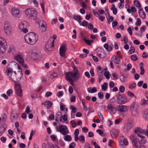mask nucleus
Masks as SVG:
<instances>
[{
    "mask_svg": "<svg viewBox=\"0 0 148 148\" xmlns=\"http://www.w3.org/2000/svg\"><path fill=\"white\" fill-rule=\"evenodd\" d=\"M116 101L119 104H124L127 102V98L124 95H120L116 98Z\"/></svg>",
    "mask_w": 148,
    "mask_h": 148,
    "instance_id": "8",
    "label": "nucleus"
},
{
    "mask_svg": "<svg viewBox=\"0 0 148 148\" xmlns=\"http://www.w3.org/2000/svg\"><path fill=\"white\" fill-rule=\"evenodd\" d=\"M119 143L120 145H123V144L125 145H128V141L126 138L123 136H121L119 139Z\"/></svg>",
    "mask_w": 148,
    "mask_h": 148,
    "instance_id": "13",
    "label": "nucleus"
},
{
    "mask_svg": "<svg viewBox=\"0 0 148 148\" xmlns=\"http://www.w3.org/2000/svg\"><path fill=\"white\" fill-rule=\"evenodd\" d=\"M72 110V112L73 113H75L77 112V110L75 107H74L72 105L71 107Z\"/></svg>",
    "mask_w": 148,
    "mask_h": 148,
    "instance_id": "56",
    "label": "nucleus"
},
{
    "mask_svg": "<svg viewBox=\"0 0 148 148\" xmlns=\"http://www.w3.org/2000/svg\"><path fill=\"white\" fill-rule=\"evenodd\" d=\"M64 140L65 141H69L71 140V138L69 135H67L64 136Z\"/></svg>",
    "mask_w": 148,
    "mask_h": 148,
    "instance_id": "38",
    "label": "nucleus"
},
{
    "mask_svg": "<svg viewBox=\"0 0 148 148\" xmlns=\"http://www.w3.org/2000/svg\"><path fill=\"white\" fill-rule=\"evenodd\" d=\"M37 13L36 11L34 12L33 14H32L30 16V17L32 19L34 20L36 22H39V21L38 20V18H37Z\"/></svg>",
    "mask_w": 148,
    "mask_h": 148,
    "instance_id": "21",
    "label": "nucleus"
},
{
    "mask_svg": "<svg viewBox=\"0 0 148 148\" xmlns=\"http://www.w3.org/2000/svg\"><path fill=\"white\" fill-rule=\"evenodd\" d=\"M135 48L132 46H131L130 47V49L128 51V53L130 54H132L134 53L135 51Z\"/></svg>",
    "mask_w": 148,
    "mask_h": 148,
    "instance_id": "39",
    "label": "nucleus"
},
{
    "mask_svg": "<svg viewBox=\"0 0 148 148\" xmlns=\"http://www.w3.org/2000/svg\"><path fill=\"white\" fill-rule=\"evenodd\" d=\"M108 86V84L106 82H105L103 84L101 85L102 89L103 90V91H106L107 88Z\"/></svg>",
    "mask_w": 148,
    "mask_h": 148,
    "instance_id": "34",
    "label": "nucleus"
},
{
    "mask_svg": "<svg viewBox=\"0 0 148 148\" xmlns=\"http://www.w3.org/2000/svg\"><path fill=\"white\" fill-rule=\"evenodd\" d=\"M6 73L10 78L14 82L19 81L22 77L21 75L17 74L15 72H13L12 70L10 68L7 69Z\"/></svg>",
    "mask_w": 148,
    "mask_h": 148,
    "instance_id": "3",
    "label": "nucleus"
},
{
    "mask_svg": "<svg viewBox=\"0 0 148 148\" xmlns=\"http://www.w3.org/2000/svg\"><path fill=\"white\" fill-rule=\"evenodd\" d=\"M25 40L26 43L31 45L35 44L38 39V35L34 32L26 34L25 36Z\"/></svg>",
    "mask_w": 148,
    "mask_h": 148,
    "instance_id": "1",
    "label": "nucleus"
},
{
    "mask_svg": "<svg viewBox=\"0 0 148 148\" xmlns=\"http://www.w3.org/2000/svg\"><path fill=\"white\" fill-rule=\"evenodd\" d=\"M131 59L134 61L137 60L138 58L136 55L135 54L132 55L131 56Z\"/></svg>",
    "mask_w": 148,
    "mask_h": 148,
    "instance_id": "44",
    "label": "nucleus"
},
{
    "mask_svg": "<svg viewBox=\"0 0 148 148\" xmlns=\"http://www.w3.org/2000/svg\"><path fill=\"white\" fill-rule=\"evenodd\" d=\"M137 135L140 138V139L138 140V143L137 141L136 147L137 148H145L146 147L144 144H145L147 142L145 137L140 134Z\"/></svg>",
    "mask_w": 148,
    "mask_h": 148,
    "instance_id": "4",
    "label": "nucleus"
},
{
    "mask_svg": "<svg viewBox=\"0 0 148 148\" xmlns=\"http://www.w3.org/2000/svg\"><path fill=\"white\" fill-rule=\"evenodd\" d=\"M18 117V112L16 110H13L11 113L10 117L11 121L12 122H15L17 120Z\"/></svg>",
    "mask_w": 148,
    "mask_h": 148,
    "instance_id": "9",
    "label": "nucleus"
},
{
    "mask_svg": "<svg viewBox=\"0 0 148 148\" xmlns=\"http://www.w3.org/2000/svg\"><path fill=\"white\" fill-rule=\"evenodd\" d=\"M83 40L88 45H90V44L93 42L94 41L93 40H88L84 38Z\"/></svg>",
    "mask_w": 148,
    "mask_h": 148,
    "instance_id": "35",
    "label": "nucleus"
},
{
    "mask_svg": "<svg viewBox=\"0 0 148 148\" xmlns=\"http://www.w3.org/2000/svg\"><path fill=\"white\" fill-rule=\"evenodd\" d=\"M98 95L99 98L100 99H102L103 98V92H99L98 93Z\"/></svg>",
    "mask_w": 148,
    "mask_h": 148,
    "instance_id": "51",
    "label": "nucleus"
},
{
    "mask_svg": "<svg viewBox=\"0 0 148 148\" xmlns=\"http://www.w3.org/2000/svg\"><path fill=\"white\" fill-rule=\"evenodd\" d=\"M14 87L17 95L19 96H21L22 95V90L20 85L19 84H15Z\"/></svg>",
    "mask_w": 148,
    "mask_h": 148,
    "instance_id": "14",
    "label": "nucleus"
},
{
    "mask_svg": "<svg viewBox=\"0 0 148 148\" xmlns=\"http://www.w3.org/2000/svg\"><path fill=\"white\" fill-rule=\"evenodd\" d=\"M134 132L135 134H140L143 132V130L140 128H136L134 130Z\"/></svg>",
    "mask_w": 148,
    "mask_h": 148,
    "instance_id": "28",
    "label": "nucleus"
},
{
    "mask_svg": "<svg viewBox=\"0 0 148 148\" xmlns=\"http://www.w3.org/2000/svg\"><path fill=\"white\" fill-rule=\"evenodd\" d=\"M63 95V92L62 91H59L56 94L57 96L59 97H62Z\"/></svg>",
    "mask_w": 148,
    "mask_h": 148,
    "instance_id": "57",
    "label": "nucleus"
},
{
    "mask_svg": "<svg viewBox=\"0 0 148 148\" xmlns=\"http://www.w3.org/2000/svg\"><path fill=\"white\" fill-rule=\"evenodd\" d=\"M42 105H44L45 107L49 109L52 105L53 103L47 100L45 102L42 103Z\"/></svg>",
    "mask_w": 148,
    "mask_h": 148,
    "instance_id": "17",
    "label": "nucleus"
},
{
    "mask_svg": "<svg viewBox=\"0 0 148 148\" xmlns=\"http://www.w3.org/2000/svg\"><path fill=\"white\" fill-rule=\"evenodd\" d=\"M56 76H57V74L55 73H54L51 75L50 78L51 79H53L54 78L56 77Z\"/></svg>",
    "mask_w": 148,
    "mask_h": 148,
    "instance_id": "53",
    "label": "nucleus"
},
{
    "mask_svg": "<svg viewBox=\"0 0 148 148\" xmlns=\"http://www.w3.org/2000/svg\"><path fill=\"white\" fill-rule=\"evenodd\" d=\"M140 16L142 19L144 18L146 16V14L144 11H142V13H139Z\"/></svg>",
    "mask_w": 148,
    "mask_h": 148,
    "instance_id": "41",
    "label": "nucleus"
},
{
    "mask_svg": "<svg viewBox=\"0 0 148 148\" xmlns=\"http://www.w3.org/2000/svg\"><path fill=\"white\" fill-rule=\"evenodd\" d=\"M87 90L88 92L91 93L95 92L97 91V89L95 87H94L93 88H92L91 87H89L87 89Z\"/></svg>",
    "mask_w": 148,
    "mask_h": 148,
    "instance_id": "27",
    "label": "nucleus"
},
{
    "mask_svg": "<svg viewBox=\"0 0 148 148\" xmlns=\"http://www.w3.org/2000/svg\"><path fill=\"white\" fill-rule=\"evenodd\" d=\"M118 133V130L115 129H112L110 132V134L112 136L113 135H116Z\"/></svg>",
    "mask_w": 148,
    "mask_h": 148,
    "instance_id": "29",
    "label": "nucleus"
},
{
    "mask_svg": "<svg viewBox=\"0 0 148 148\" xmlns=\"http://www.w3.org/2000/svg\"><path fill=\"white\" fill-rule=\"evenodd\" d=\"M117 110L118 111L121 112H124L127 111L128 107L127 106L119 105L116 106Z\"/></svg>",
    "mask_w": 148,
    "mask_h": 148,
    "instance_id": "12",
    "label": "nucleus"
},
{
    "mask_svg": "<svg viewBox=\"0 0 148 148\" xmlns=\"http://www.w3.org/2000/svg\"><path fill=\"white\" fill-rule=\"evenodd\" d=\"M50 147V144L47 145L46 143H44L42 144V148H49Z\"/></svg>",
    "mask_w": 148,
    "mask_h": 148,
    "instance_id": "45",
    "label": "nucleus"
},
{
    "mask_svg": "<svg viewBox=\"0 0 148 148\" xmlns=\"http://www.w3.org/2000/svg\"><path fill=\"white\" fill-rule=\"evenodd\" d=\"M12 11L14 16H16L19 14V11L18 10L15 8H13L12 9Z\"/></svg>",
    "mask_w": 148,
    "mask_h": 148,
    "instance_id": "22",
    "label": "nucleus"
},
{
    "mask_svg": "<svg viewBox=\"0 0 148 148\" xmlns=\"http://www.w3.org/2000/svg\"><path fill=\"white\" fill-rule=\"evenodd\" d=\"M41 22L42 23V24L41 25V27H44V29H43V31H45L46 30V22H45L44 21H41Z\"/></svg>",
    "mask_w": 148,
    "mask_h": 148,
    "instance_id": "33",
    "label": "nucleus"
},
{
    "mask_svg": "<svg viewBox=\"0 0 148 148\" xmlns=\"http://www.w3.org/2000/svg\"><path fill=\"white\" fill-rule=\"evenodd\" d=\"M15 60L17 61L21 66L25 68H27V66L25 65L23 57L21 54L17 55L14 57Z\"/></svg>",
    "mask_w": 148,
    "mask_h": 148,
    "instance_id": "7",
    "label": "nucleus"
},
{
    "mask_svg": "<svg viewBox=\"0 0 148 148\" xmlns=\"http://www.w3.org/2000/svg\"><path fill=\"white\" fill-rule=\"evenodd\" d=\"M142 57L143 58H146L148 57V54L144 52L142 54Z\"/></svg>",
    "mask_w": 148,
    "mask_h": 148,
    "instance_id": "58",
    "label": "nucleus"
},
{
    "mask_svg": "<svg viewBox=\"0 0 148 148\" xmlns=\"http://www.w3.org/2000/svg\"><path fill=\"white\" fill-rule=\"evenodd\" d=\"M10 52L13 53L15 51V48L13 46H11L9 48Z\"/></svg>",
    "mask_w": 148,
    "mask_h": 148,
    "instance_id": "48",
    "label": "nucleus"
},
{
    "mask_svg": "<svg viewBox=\"0 0 148 148\" xmlns=\"http://www.w3.org/2000/svg\"><path fill=\"white\" fill-rule=\"evenodd\" d=\"M133 123L130 122H129L127 124L124 126L123 128V131L124 132H127L130 131V129L133 127Z\"/></svg>",
    "mask_w": 148,
    "mask_h": 148,
    "instance_id": "15",
    "label": "nucleus"
},
{
    "mask_svg": "<svg viewBox=\"0 0 148 148\" xmlns=\"http://www.w3.org/2000/svg\"><path fill=\"white\" fill-rule=\"evenodd\" d=\"M60 115V112H58L56 114L55 120L56 121H57L58 123H59V119L61 116Z\"/></svg>",
    "mask_w": 148,
    "mask_h": 148,
    "instance_id": "32",
    "label": "nucleus"
},
{
    "mask_svg": "<svg viewBox=\"0 0 148 148\" xmlns=\"http://www.w3.org/2000/svg\"><path fill=\"white\" fill-rule=\"evenodd\" d=\"M127 94L130 97H134L135 98H136V97L134 95V94L130 91H128L127 92Z\"/></svg>",
    "mask_w": 148,
    "mask_h": 148,
    "instance_id": "43",
    "label": "nucleus"
},
{
    "mask_svg": "<svg viewBox=\"0 0 148 148\" xmlns=\"http://www.w3.org/2000/svg\"><path fill=\"white\" fill-rule=\"evenodd\" d=\"M88 24V23L87 21H84L82 22L81 25L82 26H86Z\"/></svg>",
    "mask_w": 148,
    "mask_h": 148,
    "instance_id": "60",
    "label": "nucleus"
},
{
    "mask_svg": "<svg viewBox=\"0 0 148 148\" xmlns=\"http://www.w3.org/2000/svg\"><path fill=\"white\" fill-rule=\"evenodd\" d=\"M109 74V73L108 71H105L104 73V75L107 79H109L110 78Z\"/></svg>",
    "mask_w": 148,
    "mask_h": 148,
    "instance_id": "47",
    "label": "nucleus"
},
{
    "mask_svg": "<svg viewBox=\"0 0 148 148\" xmlns=\"http://www.w3.org/2000/svg\"><path fill=\"white\" fill-rule=\"evenodd\" d=\"M19 27L20 29L24 33H25L28 32V30L26 28V21H22L19 24Z\"/></svg>",
    "mask_w": 148,
    "mask_h": 148,
    "instance_id": "11",
    "label": "nucleus"
},
{
    "mask_svg": "<svg viewBox=\"0 0 148 148\" xmlns=\"http://www.w3.org/2000/svg\"><path fill=\"white\" fill-rule=\"evenodd\" d=\"M59 143L60 144L62 147H64L65 145L64 142L62 140H60Z\"/></svg>",
    "mask_w": 148,
    "mask_h": 148,
    "instance_id": "61",
    "label": "nucleus"
},
{
    "mask_svg": "<svg viewBox=\"0 0 148 148\" xmlns=\"http://www.w3.org/2000/svg\"><path fill=\"white\" fill-rule=\"evenodd\" d=\"M134 4L137 7H140L141 6V4L137 0H134Z\"/></svg>",
    "mask_w": 148,
    "mask_h": 148,
    "instance_id": "40",
    "label": "nucleus"
},
{
    "mask_svg": "<svg viewBox=\"0 0 148 148\" xmlns=\"http://www.w3.org/2000/svg\"><path fill=\"white\" fill-rule=\"evenodd\" d=\"M35 10L33 9H27L25 10V13L27 16L30 17V16L33 14Z\"/></svg>",
    "mask_w": 148,
    "mask_h": 148,
    "instance_id": "16",
    "label": "nucleus"
},
{
    "mask_svg": "<svg viewBox=\"0 0 148 148\" xmlns=\"http://www.w3.org/2000/svg\"><path fill=\"white\" fill-rule=\"evenodd\" d=\"M104 47L108 51H111L112 50V48L110 46H109L107 43H105L104 45Z\"/></svg>",
    "mask_w": 148,
    "mask_h": 148,
    "instance_id": "24",
    "label": "nucleus"
},
{
    "mask_svg": "<svg viewBox=\"0 0 148 148\" xmlns=\"http://www.w3.org/2000/svg\"><path fill=\"white\" fill-rule=\"evenodd\" d=\"M56 131L60 132L63 135H66L69 132L67 126L64 125H60L56 127Z\"/></svg>",
    "mask_w": 148,
    "mask_h": 148,
    "instance_id": "6",
    "label": "nucleus"
},
{
    "mask_svg": "<svg viewBox=\"0 0 148 148\" xmlns=\"http://www.w3.org/2000/svg\"><path fill=\"white\" fill-rule=\"evenodd\" d=\"M11 63H12L14 64L15 65L17 66L18 69L19 70V72L20 73V74L19 75H21V77L22 76V70L20 66L16 62H10Z\"/></svg>",
    "mask_w": 148,
    "mask_h": 148,
    "instance_id": "23",
    "label": "nucleus"
},
{
    "mask_svg": "<svg viewBox=\"0 0 148 148\" xmlns=\"http://www.w3.org/2000/svg\"><path fill=\"white\" fill-rule=\"evenodd\" d=\"M12 93L13 91L12 89H9L7 92V94L9 96H10V95Z\"/></svg>",
    "mask_w": 148,
    "mask_h": 148,
    "instance_id": "55",
    "label": "nucleus"
},
{
    "mask_svg": "<svg viewBox=\"0 0 148 148\" xmlns=\"http://www.w3.org/2000/svg\"><path fill=\"white\" fill-rule=\"evenodd\" d=\"M75 145L74 143H71L69 145V148H73L75 146Z\"/></svg>",
    "mask_w": 148,
    "mask_h": 148,
    "instance_id": "62",
    "label": "nucleus"
},
{
    "mask_svg": "<svg viewBox=\"0 0 148 148\" xmlns=\"http://www.w3.org/2000/svg\"><path fill=\"white\" fill-rule=\"evenodd\" d=\"M5 33L8 36H10L12 32V30L11 28H8L4 30Z\"/></svg>",
    "mask_w": 148,
    "mask_h": 148,
    "instance_id": "37",
    "label": "nucleus"
},
{
    "mask_svg": "<svg viewBox=\"0 0 148 148\" xmlns=\"http://www.w3.org/2000/svg\"><path fill=\"white\" fill-rule=\"evenodd\" d=\"M119 90L121 92L123 93L125 91V87L123 86H121L119 88Z\"/></svg>",
    "mask_w": 148,
    "mask_h": 148,
    "instance_id": "50",
    "label": "nucleus"
},
{
    "mask_svg": "<svg viewBox=\"0 0 148 148\" xmlns=\"http://www.w3.org/2000/svg\"><path fill=\"white\" fill-rule=\"evenodd\" d=\"M141 23V21L140 18H138L136 23V25L137 26L140 25Z\"/></svg>",
    "mask_w": 148,
    "mask_h": 148,
    "instance_id": "52",
    "label": "nucleus"
},
{
    "mask_svg": "<svg viewBox=\"0 0 148 148\" xmlns=\"http://www.w3.org/2000/svg\"><path fill=\"white\" fill-rule=\"evenodd\" d=\"M121 40L122 41H124L125 44L127 43L128 42V39L125 36L123 38H121Z\"/></svg>",
    "mask_w": 148,
    "mask_h": 148,
    "instance_id": "46",
    "label": "nucleus"
},
{
    "mask_svg": "<svg viewBox=\"0 0 148 148\" xmlns=\"http://www.w3.org/2000/svg\"><path fill=\"white\" fill-rule=\"evenodd\" d=\"M97 133H98L100 135L102 136L103 134V131L100 129H98L96 130Z\"/></svg>",
    "mask_w": 148,
    "mask_h": 148,
    "instance_id": "64",
    "label": "nucleus"
},
{
    "mask_svg": "<svg viewBox=\"0 0 148 148\" xmlns=\"http://www.w3.org/2000/svg\"><path fill=\"white\" fill-rule=\"evenodd\" d=\"M140 70H141V72L140 73V75H143L145 73V70L143 66H140Z\"/></svg>",
    "mask_w": 148,
    "mask_h": 148,
    "instance_id": "54",
    "label": "nucleus"
},
{
    "mask_svg": "<svg viewBox=\"0 0 148 148\" xmlns=\"http://www.w3.org/2000/svg\"><path fill=\"white\" fill-rule=\"evenodd\" d=\"M130 138L132 142L133 145L136 147L137 141L136 139L133 135H132L130 136Z\"/></svg>",
    "mask_w": 148,
    "mask_h": 148,
    "instance_id": "19",
    "label": "nucleus"
},
{
    "mask_svg": "<svg viewBox=\"0 0 148 148\" xmlns=\"http://www.w3.org/2000/svg\"><path fill=\"white\" fill-rule=\"evenodd\" d=\"M5 128L3 125L0 127V136H1L5 132Z\"/></svg>",
    "mask_w": 148,
    "mask_h": 148,
    "instance_id": "31",
    "label": "nucleus"
},
{
    "mask_svg": "<svg viewBox=\"0 0 148 148\" xmlns=\"http://www.w3.org/2000/svg\"><path fill=\"white\" fill-rule=\"evenodd\" d=\"M108 109L112 112L113 114L115 113L116 112V110L114 106L110 104H108Z\"/></svg>",
    "mask_w": 148,
    "mask_h": 148,
    "instance_id": "18",
    "label": "nucleus"
},
{
    "mask_svg": "<svg viewBox=\"0 0 148 148\" xmlns=\"http://www.w3.org/2000/svg\"><path fill=\"white\" fill-rule=\"evenodd\" d=\"M103 72V69L100 66L97 67V73L98 75L99 76L101 77L103 74L102 72Z\"/></svg>",
    "mask_w": 148,
    "mask_h": 148,
    "instance_id": "25",
    "label": "nucleus"
},
{
    "mask_svg": "<svg viewBox=\"0 0 148 148\" xmlns=\"http://www.w3.org/2000/svg\"><path fill=\"white\" fill-rule=\"evenodd\" d=\"M137 105V103L136 101H134L133 102L130 106V108L132 109L134 108Z\"/></svg>",
    "mask_w": 148,
    "mask_h": 148,
    "instance_id": "49",
    "label": "nucleus"
},
{
    "mask_svg": "<svg viewBox=\"0 0 148 148\" xmlns=\"http://www.w3.org/2000/svg\"><path fill=\"white\" fill-rule=\"evenodd\" d=\"M7 44L5 40L3 38L0 37V53H5L6 50Z\"/></svg>",
    "mask_w": 148,
    "mask_h": 148,
    "instance_id": "5",
    "label": "nucleus"
},
{
    "mask_svg": "<svg viewBox=\"0 0 148 148\" xmlns=\"http://www.w3.org/2000/svg\"><path fill=\"white\" fill-rule=\"evenodd\" d=\"M73 18L75 20H81L82 19V18L79 15H74Z\"/></svg>",
    "mask_w": 148,
    "mask_h": 148,
    "instance_id": "42",
    "label": "nucleus"
},
{
    "mask_svg": "<svg viewBox=\"0 0 148 148\" xmlns=\"http://www.w3.org/2000/svg\"><path fill=\"white\" fill-rule=\"evenodd\" d=\"M140 104L142 106H143L147 105L148 104V100L147 99L146 100L144 99H143L141 100Z\"/></svg>",
    "mask_w": 148,
    "mask_h": 148,
    "instance_id": "30",
    "label": "nucleus"
},
{
    "mask_svg": "<svg viewBox=\"0 0 148 148\" xmlns=\"http://www.w3.org/2000/svg\"><path fill=\"white\" fill-rule=\"evenodd\" d=\"M120 79L121 81L124 82L125 80V77L123 75H121L120 76Z\"/></svg>",
    "mask_w": 148,
    "mask_h": 148,
    "instance_id": "59",
    "label": "nucleus"
},
{
    "mask_svg": "<svg viewBox=\"0 0 148 148\" xmlns=\"http://www.w3.org/2000/svg\"><path fill=\"white\" fill-rule=\"evenodd\" d=\"M143 115L145 120L147 121V127L148 126V110H144L143 111Z\"/></svg>",
    "mask_w": 148,
    "mask_h": 148,
    "instance_id": "20",
    "label": "nucleus"
},
{
    "mask_svg": "<svg viewBox=\"0 0 148 148\" xmlns=\"http://www.w3.org/2000/svg\"><path fill=\"white\" fill-rule=\"evenodd\" d=\"M74 72H69L66 74L67 80L71 82L77 81L79 79L80 74L76 68Z\"/></svg>",
    "mask_w": 148,
    "mask_h": 148,
    "instance_id": "2",
    "label": "nucleus"
},
{
    "mask_svg": "<svg viewBox=\"0 0 148 148\" xmlns=\"http://www.w3.org/2000/svg\"><path fill=\"white\" fill-rule=\"evenodd\" d=\"M81 5L83 7V8H86V5L84 2L82 1L80 2Z\"/></svg>",
    "mask_w": 148,
    "mask_h": 148,
    "instance_id": "63",
    "label": "nucleus"
},
{
    "mask_svg": "<svg viewBox=\"0 0 148 148\" xmlns=\"http://www.w3.org/2000/svg\"><path fill=\"white\" fill-rule=\"evenodd\" d=\"M4 30L11 28L10 27L9 23L8 22L6 21L4 23Z\"/></svg>",
    "mask_w": 148,
    "mask_h": 148,
    "instance_id": "36",
    "label": "nucleus"
},
{
    "mask_svg": "<svg viewBox=\"0 0 148 148\" xmlns=\"http://www.w3.org/2000/svg\"><path fill=\"white\" fill-rule=\"evenodd\" d=\"M66 49L67 47L66 45L63 44L60 46L59 49V53L61 57H63L65 56Z\"/></svg>",
    "mask_w": 148,
    "mask_h": 148,
    "instance_id": "10",
    "label": "nucleus"
},
{
    "mask_svg": "<svg viewBox=\"0 0 148 148\" xmlns=\"http://www.w3.org/2000/svg\"><path fill=\"white\" fill-rule=\"evenodd\" d=\"M111 60L112 61H114V63L117 64H119L120 62V60L119 59L114 57H112L111 58Z\"/></svg>",
    "mask_w": 148,
    "mask_h": 148,
    "instance_id": "26",
    "label": "nucleus"
}]
</instances>
